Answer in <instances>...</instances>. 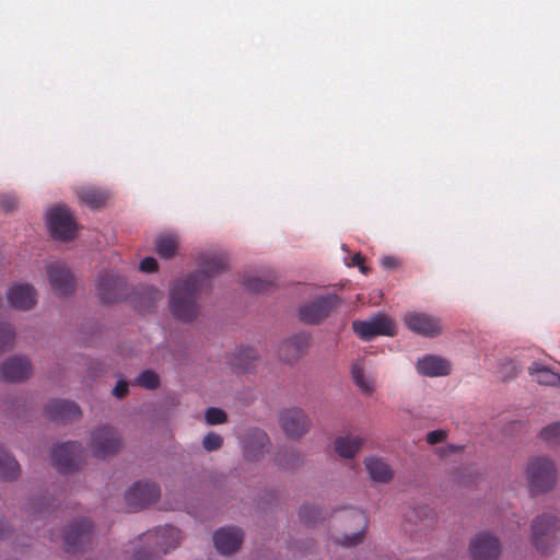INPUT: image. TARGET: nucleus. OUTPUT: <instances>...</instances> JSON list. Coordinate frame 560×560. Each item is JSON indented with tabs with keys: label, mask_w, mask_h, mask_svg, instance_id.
Segmentation results:
<instances>
[{
	"label": "nucleus",
	"mask_w": 560,
	"mask_h": 560,
	"mask_svg": "<svg viewBox=\"0 0 560 560\" xmlns=\"http://www.w3.org/2000/svg\"><path fill=\"white\" fill-rule=\"evenodd\" d=\"M404 322L413 332L424 337H436L442 331V325L438 317L420 312L405 314Z\"/></svg>",
	"instance_id": "ddd939ff"
},
{
	"label": "nucleus",
	"mask_w": 560,
	"mask_h": 560,
	"mask_svg": "<svg viewBox=\"0 0 560 560\" xmlns=\"http://www.w3.org/2000/svg\"><path fill=\"white\" fill-rule=\"evenodd\" d=\"M351 265L359 267L363 275L369 272V268L364 265V257L360 253H357L351 257Z\"/></svg>",
	"instance_id": "49530a36"
},
{
	"label": "nucleus",
	"mask_w": 560,
	"mask_h": 560,
	"mask_svg": "<svg viewBox=\"0 0 560 560\" xmlns=\"http://www.w3.org/2000/svg\"><path fill=\"white\" fill-rule=\"evenodd\" d=\"M381 265L384 269H395L399 265V262L397 258L393 256H384L381 259Z\"/></svg>",
	"instance_id": "de8ad7c7"
},
{
	"label": "nucleus",
	"mask_w": 560,
	"mask_h": 560,
	"mask_svg": "<svg viewBox=\"0 0 560 560\" xmlns=\"http://www.w3.org/2000/svg\"><path fill=\"white\" fill-rule=\"evenodd\" d=\"M351 374L354 384L364 394H371L374 389V381L364 374L363 368L355 363L352 365Z\"/></svg>",
	"instance_id": "2f4dec72"
},
{
	"label": "nucleus",
	"mask_w": 560,
	"mask_h": 560,
	"mask_svg": "<svg viewBox=\"0 0 560 560\" xmlns=\"http://www.w3.org/2000/svg\"><path fill=\"white\" fill-rule=\"evenodd\" d=\"M160 488L153 482H135L125 494L130 510L137 511L154 503L160 498Z\"/></svg>",
	"instance_id": "9d476101"
},
{
	"label": "nucleus",
	"mask_w": 560,
	"mask_h": 560,
	"mask_svg": "<svg viewBox=\"0 0 560 560\" xmlns=\"http://www.w3.org/2000/svg\"><path fill=\"white\" fill-rule=\"evenodd\" d=\"M93 541V525L89 520L81 518L70 524L63 535L67 552L84 550Z\"/></svg>",
	"instance_id": "0eeeda50"
},
{
	"label": "nucleus",
	"mask_w": 560,
	"mask_h": 560,
	"mask_svg": "<svg viewBox=\"0 0 560 560\" xmlns=\"http://www.w3.org/2000/svg\"><path fill=\"white\" fill-rule=\"evenodd\" d=\"M214 546L222 555L236 551L243 541V533L236 527H223L213 535Z\"/></svg>",
	"instance_id": "a211bd4d"
},
{
	"label": "nucleus",
	"mask_w": 560,
	"mask_h": 560,
	"mask_svg": "<svg viewBox=\"0 0 560 560\" xmlns=\"http://www.w3.org/2000/svg\"><path fill=\"white\" fill-rule=\"evenodd\" d=\"M354 332L365 341L376 336H394L395 324L387 315L377 313L368 320H354L352 323Z\"/></svg>",
	"instance_id": "39448f33"
},
{
	"label": "nucleus",
	"mask_w": 560,
	"mask_h": 560,
	"mask_svg": "<svg viewBox=\"0 0 560 560\" xmlns=\"http://www.w3.org/2000/svg\"><path fill=\"white\" fill-rule=\"evenodd\" d=\"M310 343V335L306 332L296 334L282 342L279 349L280 359L285 362L298 360Z\"/></svg>",
	"instance_id": "aec40b11"
},
{
	"label": "nucleus",
	"mask_w": 560,
	"mask_h": 560,
	"mask_svg": "<svg viewBox=\"0 0 560 560\" xmlns=\"http://www.w3.org/2000/svg\"><path fill=\"white\" fill-rule=\"evenodd\" d=\"M205 418L209 424H221L226 421V413L220 408L210 407L207 409Z\"/></svg>",
	"instance_id": "ea45409f"
},
{
	"label": "nucleus",
	"mask_w": 560,
	"mask_h": 560,
	"mask_svg": "<svg viewBox=\"0 0 560 560\" xmlns=\"http://www.w3.org/2000/svg\"><path fill=\"white\" fill-rule=\"evenodd\" d=\"M364 464L374 481L386 483L392 480L393 470L382 458L370 457L365 459Z\"/></svg>",
	"instance_id": "b1692460"
},
{
	"label": "nucleus",
	"mask_w": 560,
	"mask_h": 560,
	"mask_svg": "<svg viewBox=\"0 0 560 560\" xmlns=\"http://www.w3.org/2000/svg\"><path fill=\"white\" fill-rule=\"evenodd\" d=\"M559 529V521L551 514L537 516L532 524V540L541 552H547L550 540Z\"/></svg>",
	"instance_id": "1a4fd4ad"
},
{
	"label": "nucleus",
	"mask_w": 560,
	"mask_h": 560,
	"mask_svg": "<svg viewBox=\"0 0 560 560\" xmlns=\"http://www.w3.org/2000/svg\"><path fill=\"white\" fill-rule=\"evenodd\" d=\"M120 447V439L112 427L95 430L91 438V450L96 457H106L115 454Z\"/></svg>",
	"instance_id": "f8f14e48"
},
{
	"label": "nucleus",
	"mask_w": 560,
	"mask_h": 560,
	"mask_svg": "<svg viewBox=\"0 0 560 560\" xmlns=\"http://www.w3.org/2000/svg\"><path fill=\"white\" fill-rule=\"evenodd\" d=\"M20 475V465L16 459L8 454L0 445V477L5 480H13Z\"/></svg>",
	"instance_id": "cd10ccee"
},
{
	"label": "nucleus",
	"mask_w": 560,
	"mask_h": 560,
	"mask_svg": "<svg viewBox=\"0 0 560 560\" xmlns=\"http://www.w3.org/2000/svg\"><path fill=\"white\" fill-rule=\"evenodd\" d=\"M144 539L147 542L153 544V548L150 552L138 551L135 555V560H149L152 555L166 553L176 548L179 545L180 532L174 526L159 527L147 533Z\"/></svg>",
	"instance_id": "7ed1b4c3"
},
{
	"label": "nucleus",
	"mask_w": 560,
	"mask_h": 560,
	"mask_svg": "<svg viewBox=\"0 0 560 560\" xmlns=\"http://www.w3.org/2000/svg\"><path fill=\"white\" fill-rule=\"evenodd\" d=\"M3 526H4V524L2 522H0V539H4L7 537Z\"/></svg>",
	"instance_id": "8fccbe9b"
},
{
	"label": "nucleus",
	"mask_w": 560,
	"mask_h": 560,
	"mask_svg": "<svg viewBox=\"0 0 560 560\" xmlns=\"http://www.w3.org/2000/svg\"><path fill=\"white\" fill-rule=\"evenodd\" d=\"M223 440L217 433H208L202 440V446L206 451L212 452L217 451L222 446Z\"/></svg>",
	"instance_id": "a19ab883"
},
{
	"label": "nucleus",
	"mask_w": 560,
	"mask_h": 560,
	"mask_svg": "<svg viewBox=\"0 0 560 560\" xmlns=\"http://www.w3.org/2000/svg\"><path fill=\"white\" fill-rule=\"evenodd\" d=\"M55 505L52 506L50 500L46 497H40L34 499L28 508L27 511L30 513V516H32L34 520L37 517H42L48 513H50L54 510Z\"/></svg>",
	"instance_id": "473e14b6"
},
{
	"label": "nucleus",
	"mask_w": 560,
	"mask_h": 560,
	"mask_svg": "<svg viewBox=\"0 0 560 560\" xmlns=\"http://www.w3.org/2000/svg\"><path fill=\"white\" fill-rule=\"evenodd\" d=\"M257 360L256 350L253 348H242L235 354L234 362L232 363L236 369L243 372H249L255 368L254 362Z\"/></svg>",
	"instance_id": "c756f323"
},
{
	"label": "nucleus",
	"mask_w": 560,
	"mask_h": 560,
	"mask_svg": "<svg viewBox=\"0 0 560 560\" xmlns=\"http://www.w3.org/2000/svg\"><path fill=\"white\" fill-rule=\"evenodd\" d=\"M128 386L125 380H119L113 388V395L117 398H124L128 394Z\"/></svg>",
	"instance_id": "c03bdc74"
},
{
	"label": "nucleus",
	"mask_w": 560,
	"mask_h": 560,
	"mask_svg": "<svg viewBox=\"0 0 560 560\" xmlns=\"http://www.w3.org/2000/svg\"><path fill=\"white\" fill-rule=\"evenodd\" d=\"M46 270L50 287L57 295L66 296L73 292L74 277L65 264L54 261L47 265Z\"/></svg>",
	"instance_id": "9b49d317"
},
{
	"label": "nucleus",
	"mask_w": 560,
	"mask_h": 560,
	"mask_svg": "<svg viewBox=\"0 0 560 560\" xmlns=\"http://www.w3.org/2000/svg\"><path fill=\"white\" fill-rule=\"evenodd\" d=\"M0 206L5 211H11L16 207V200L13 196L3 195L0 196Z\"/></svg>",
	"instance_id": "a18cd8bd"
},
{
	"label": "nucleus",
	"mask_w": 560,
	"mask_h": 560,
	"mask_svg": "<svg viewBox=\"0 0 560 560\" xmlns=\"http://www.w3.org/2000/svg\"><path fill=\"white\" fill-rule=\"evenodd\" d=\"M159 268L158 261L153 257H145L140 262V270L143 272H154Z\"/></svg>",
	"instance_id": "37998d69"
},
{
	"label": "nucleus",
	"mask_w": 560,
	"mask_h": 560,
	"mask_svg": "<svg viewBox=\"0 0 560 560\" xmlns=\"http://www.w3.org/2000/svg\"><path fill=\"white\" fill-rule=\"evenodd\" d=\"M447 436V432L445 430L439 429L433 430L428 433L427 435V442L431 445L438 444L443 442Z\"/></svg>",
	"instance_id": "79ce46f5"
},
{
	"label": "nucleus",
	"mask_w": 560,
	"mask_h": 560,
	"mask_svg": "<svg viewBox=\"0 0 560 560\" xmlns=\"http://www.w3.org/2000/svg\"><path fill=\"white\" fill-rule=\"evenodd\" d=\"M417 370L421 375L435 377L445 376L451 372L448 361L436 355H425L417 363Z\"/></svg>",
	"instance_id": "5701e85b"
},
{
	"label": "nucleus",
	"mask_w": 560,
	"mask_h": 560,
	"mask_svg": "<svg viewBox=\"0 0 560 560\" xmlns=\"http://www.w3.org/2000/svg\"><path fill=\"white\" fill-rule=\"evenodd\" d=\"M155 248L160 257L172 258L178 248V240L175 234H161L155 240Z\"/></svg>",
	"instance_id": "c85d7f7f"
},
{
	"label": "nucleus",
	"mask_w": 560,
	"mask_h": 560,
	"mask_svg": "<svg viewBox=\"0 0 560 560\" xmlns=\"http://www.w3.org/2000/svg\"><path fill=\"white\" fill-rule=\"evenodd\" d=\"M15 339V331L8 323L0 324V354L9 350Z\"/></svg>",
	"instance_id": "e433bc0d"
},
{
	"label": "nucleus",
	"mask_w": 560,
	"mask_h": 560,
	"mask_svg": "<svg viewBox=\"0 0 560 560\" xmlns=\"http://www.w3.org/2000/svg\"><path fill=\"white\" fill-rule=\"evenodd\" d=\"M96 290L102 303H115L124 298L126 281L118 275L105 273L100 277Z\"/></svg>",
	"instance_id": "4468645a"
},
{
	"label": "nucleus",
	"mask_w": 560,
	"mask_h": 560,
	"mask_svg": "<svg viewBox=\"0 0 560 560\" xmlns=\"http://www.w3.org/2000/svg\"><path fill=\"white\" fill-rule=\"evenodd\" d=\"M201 270L173 283L170 291V310L182 322L194 320L199 313L198 300L201 291L210 283V278L228 267L225 255H207Z\"/></svg>",
	"instance_id": "f257e3e1"
},
{
	"label": "nucleus",
	"mask_w": 560,
	"mask_h": 560,
	"mask_svg": "<svg viewBox=\"0 0 560 560\" xmlns=\"http://www.w3.org/2000/svg\"><path fill=\"white\" fill-rule=\"evenodd\" d=\"M136 384L142 388L152 390L159 387L160 377L154 371L145 370L138 375Z\"/></svg>",
	"instance_id": "c9c22d12"
},
{
	"label": "nucleus",
	"mask_w": 560,
	"mask_h": 560,
	"mask_svg": "<svg viewBox=\"0 0 560 560\" xmlns=\"http://www.w3.org/2000/svg\"><path fill=\"white\" fill-rule=\"evenodd\" d=\"M46 415L56 421H70L81 416L79 406L73 401L54 399L46 406Z\"/></svg>",
	"instance_id": "412c9836"
},
{
	"label": "nucleus",
	"mask_w": 560,
	"mask_h": 560,
	"mask_svg": "<svg viewBox=\"0 0 560 560\" xmlns=\"http://www.w3.org/2000/svg\"><path fill=\"white\" fill-rule=\"evenodd\" d=\"M8 300L14 308L27 311L36 304V291L30 284H15L8 291Z\"/></svg>",
	"instance_id": "6ab92c4d"
},
{
	"label": "nucleus",
	"mask_w": 560,
	"mask_h": 560,
	"mask_svg": "<svg viewBox=\"0 0 560 560\" xmlns=\"http://www.w3.org/2000/svg\"><path fill=\"white\" fill-rule=\"evenodd\" d=\"M47 224L52 237L69 241L74 237L77 223L66 206H56L47 213Z\"/></svg>",
	"instance_id": "20e7f679"
},
{
	"label": "nucleus",
	"mask_w": 560,
	"mask_h": 560,
	"mask_svg": "<svg viewBox=\"0 0 560 560\" xmlns=\"http://www.w3.org/2000/svg\"><path fill=\"white\" fill-rule=\"evenodd\" d=\"M363 440L359 436H339L335 441L336 453L343 458H353L360 451Z\"/></svg>",
	"instance_id": "393cba45"
},
{
	"label": "nucleus",
	"mask_w": 560,
	"mask_h": 560,
	"mask_svg": "<svg viewBox=\"0 0 560 560\" xmlns=\"http://www.w3.org/2000/svg\"><path fill=\"white\" fill-rule=\"evenodd\" d=\"M340 303L336 294L320 296L299 308L300 319L310 325L319 324Z\"/></svg>",
	"instance_id": "6e6552de"
},
{
	"label": "nucleus",
	"mask_w": 560,
	"mask_h": 560,
	"mask_svg": "<svg viewBox=\"0 0 560 560\" xmlns=\"http://www.w3.org/2000/svg\"><path fill=\"white\" fill-rule=\"evenodd\" d=\"M270 446V440L264 431H254L247 436L244 444V456L247 460H258Z\"/></svg>",
	"instance_id": "4be33fe9"
},
{
	"label": "nucleus",
	"mask_w": 560,
	"mask_h": 560,
	"mask_svg": "<svg viewBox=\"0 0 560 560\" xmlns=\"http://www.w3.org/2000/svg\"><path fill=\"white\" fill-rule=\"evenodd\" d=\"M279 420L284 433L292 439L301 438L310 429V420L300 408L284 409Z\"/></svg>",
	"instance_id": "2eb2a0df"
},
{
	"label": "nucleus",
	"mask_w": 560,
	"mask_h": 560,
	"mask_svg": "<svg viewBox=\"0 0 560 560\" xmlns=\"http://www.w3.org/2000/svg\"><path fill=\"white\" fill-rule=\"evenodd\" d=\"M243 284L246 290L255 293L266 292L272 285V280L261 279L258 277H247L244 278Z\"/></svg>",
	"instance_id": "4c0bfd02"
},
{
	"label": "nucleus",
	"mask_w": 560,
	"mask_h": 560,
	"mask_svg": "<svg viewBox=\"0 0 560 560\" xmlns=\"http://www.w3.org/2000/svg\"><path fill=\"white\" fill-rule=\"evenodd\" d=\"M349 517L357 521L358 525L364 528L366 526V516L363 512L359 510H350L349 511ZM364 539V533L363 529L358 530L357 533H353L352 535H345L342 539L339 541V544L343 547H354L359 544H361Z\"/></svg>",
	"instance_id": "a878e982"
},
{
	"label": "nucleus",
	"mask_w": 560,
	"mask_h": 560,
	"mask_svg": "<svg viewBox=\"0 0 560 560\" xmlns=\"http://www.w3.org/2000/svg\"><path fill=\"white\" fill-rule=\"evenodd\" d=\"M152 296H153L154 300H160V299H162L163 294L159 290H153L152 291Z\"/></svg>",
	"instance_id": "09e8293b"
},
{
	"label": "nucleus",
	"mask_w": 560,
	"mask_h": 560,
	"mask_svg": "<svg viewBox=\"0 0 560 560\" xmlns=\"http://www.w3.org/2000/svg\"><path fill=\"white\" fill-rule=\"evenodd\" d=\"M300 520L306 525H315L323 518V511L316 505L304 504L299 511Z\"/></svg>",
	"instance_id": "72a5a7b5"
},
{
	"label": "nucleus",
	"mask_w": 560,
	"mask_h": 560,
	"mask_svg": "<svg viewBox=\"0 0 560 560\" xmlns=\"http://www.w3.org/2000/svg\"><path fill=\"white\" fill-rule=\"evenodd\" d=\"M474 560H495L501 552V545L495 536L480 533L470 542Z\"/></svg>",
	"instance_id": "dca6fc26"
},
{
	"label": "nucleus",
	"mask_w": 560,
	"mask_h": 560,
	"mask_svg": "<svg viewBox=\"0 0 560 560\" xmlns=\"http://www.w3.org/2000/svg\"><path fill=\"white\" fill-rule=\"evenodd\" d=\"M31 362L24 357H12L0 366V375L8 382H22L31 375Z\"/></svg>",
	"instance_id": "f3484780"
},
{
	"label": "nucleus",
	"mask_w": 560,
	"mask_h": 560,
	"mask_svg": "<svg viewBox=\"0 0 560 560\" xmlns=\"http://www.w3.org/2000/svg\"><path fill=\"white\" fill-rule=\"evenodd\" d=\"M79 199L90 208H100L105 205L108 195L98 188L94 187H82L78 191Z\"/></svg>",
	"instance_id": "bb28decb"
},
{
	"label": "nucleus",
	"mask_w": 560,
	"mask_h": 560,
	"mask_svg": "<svg viewBox=\"0 0 560 560\" xmlns=\"http://www.w3.org/2000/svg\"><path fill=\"white\" fill-rule=\"evenodd\" d=\"M536 380L539 384L548 386H560V375L553 373L547 368H539L535 370Z\"/></svg>",
	"instance_id": "58836bf2"
},
{
	"label": "nucleus",
	"mask_w": 560,
	"mask_h": 560,
	"mask_svg": "<svg viewBox=\"0 0 560 560\" xmlns=\"http://www.w3.org/2000/svg\"><path fill=\"white\" fill-rule=\"evenodd\" d=\"M540 439L549 446L560 445V422L551 423L540 431Z\"/></svg>",
	"instance_id": "f704fd0d"
},
{
	"label": "nucleus",
	"mask_w": 560,
	"mask_h": 560,
	"mask_svg": "<svg viewBox=\"0 0 560 560\" xmlns=\"http://www.w3.org/2000/svg\"><path fill=\"white\" fill-rule=\"evenodd\" d=\"M83 448L78 442H67L56 446L51 459L58 471L68 474L77 470L83 460Z\"/></svg>",
	"instance_id": "423d86ee"
},
{
	"label": "nucleus",
	"mask_w": 560,
	"mask_h": 560,
	"mask_svg": "<svg viewBox=\"0 0 560 560\" xmlns=\"http://www.w3.org/2000/svg\"><path fill=\"white\" fill-rule=\"evenodd\" d=\"M276 462L283 469H293L303 463L300 452L295 448H283L278 452Z\"/></svg>",
	"instance_id": "7c9ffc66"
},
{
	"label": "nucleus",
	"mask_w": 560,
	"mask_h": 560,
	"mask_svg": "<svg viewBox=\"0 0 560 560\" xmlns=\"http://www.w3.org/2000/svg\"><path fill=\"white\" fill-rule=\"evenodd\" d=\"M526 478L532 493L537 494L546 492L556 483V467L553 463L546 457H535L527 464Z\"/></svg>",
	"instance_id": "f03ea898"
}]
</instances>
